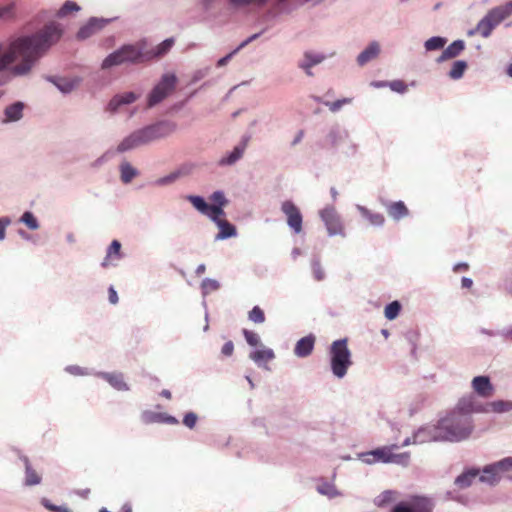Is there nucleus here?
Returning a JSON list of instances; mask_svg holds the SVG:
<instances>
[{
	"label": "nucleus",
	"instance_id": "f257e3e1",
	"mask_svg": "<svg viewBox=\"0 0 512 512\" xmlns=\"http://www.w3.org/2000/svg\"><path fill=\"white\" fill-rule=\"evenodd\" d=\"M62 35L61 25L50 22L34 33L12 39L6 45L0 43V72L10 71L14 76L28 75Z\"/></svg>",
	"mask_w": 512,
	"mask_h": 512
},
{
	"label": "nucleus",
	"instance_id": "f03ea898",
	"mask_svg": "<svg viewBox=\"0 0 512 512\" xmlns=\"http://www.w3.org/2000/svg\"><path fill=\"white\" fill-rule=\"evenodd\" d=\"M177 129V124L171 120H158L154 123L134 130L124 137L118 144L116 150L109 149L98 157L92 167L98 168L108 162L114 154L125 153L141 146H146L152 142L168 137Z\"/></svg>",
	"mask_w": 512,
	"mask_h": 512
},
{
	"label": "nucleus",
	"instance_id": "7ed1b4c3",
	"mask_svg": "<svg viewBox=\"0 0 512 512\" xmlns=\"http://www.w3.org/2000/svg\"><path fill=\"white\" fill-rule=\"evenodd\" d=\"M147 63L146 39L124 43L109 53L101 63L102 70L117 66H135Z\"/></svg>",
	"mask_w": 512,
	"mask_h": 512
},
{
	"label": "nucleus",
	"instance_id": "20e7f679",
	"mask_svg": "<svg viewBox=\"0 0 512 512\" xmlns=\"http://www.w3.org/2000/svg\"><path fill=\"white\" fill-rule=\"evenodd\" d=\"M438 423L444 442L450 443L467 440L475 427L472 416L452 410L440 417Z\"/></svg>",
	"mask_w": 512,
	"mask_h": 512
},
{
	"label": "nucleus",
	"instance_id": "39448f33",
	"mask_svg": "<svg viewBox=\"0 0 512 512\" xmlns=\"http://www.w3.org/2000/svg\"><path fill=\"white\" fill-rule=\"evenodd\" d=\"M347 342L346 338L338 339L333 341L329 347L330 369L338 379L344 378L353 364Z\"/></svg>",
	"mask_w": 512,
	"mask_h": 512
},
{
	"label": "nucleus",
	"instance_id": "423d86ee",
	"mask_svg": "<svg viewBox=\"0 0 512 512\" xmlns=\"http://www.w3.org/2000/svg\"><path fill=\"white\" fill-rule=\"evenodd\" d=\"M178 81L174 72L163 73L146 96V108H154L167 99L176 90Z\"/></svg>",
	"mask_w": 512,
	"mask_h": 512
},
{
	"label": "nucleus",
	"instance_id": "0eeeda50",
	"mask_svg": "<svg viewBox=\"0 0 512 512\" xmlns=\"http://www.w3.org/2000/svg\"><path fill=\"white\" fill-rule=\"evenodd\" d=\"M319 216L323 221L329 236H346L341 216L336 211L334 206H325L320 210Z\"/></svg>",
	"mask_w": 512,
	"mask_h": 512
},
{
	"label": "nucleus",
	"instance_id": "6e6552de",
	"mask_svg": "<svg viewBox=\"0 0 512 512\" xmlns=\"http://www.w3.org/2000/svg\"><path fill=\"white\" fill-rule=\"evenodd\" d=\"M335 55V51L324 53L315 50H305L302 54V57L297 61V67L303 71L307 77H313L314 72L312 71V68L323 63L326 59L334 57Z\"/></svg>",
	"mask_w": 512,
	"mask_h": 512
},
{
	"label": "nucleus",
	"instance_id": "1a4fd4ad",
	"mask_svg": "<svg viewBox=\"0 0 512 512\" xmlns=\"http://www.w3.org/2000/svg\"><path fill=\"white\" fill-rule=\"evenodd\" d=\"M428 442H444L438 421L435 424H425L413 432V444Z\"/></svg>",
	"mask_w": 512,
	"mask_h": 512
},
{
	"label": "nucleus",
	"instance_id": "9d476101",
	"mask_svg": "<svg viewBox=\"0 0 512 512\" xmlns=\"http://www.w3.org/2000/svg\"><path fill=\"white\" fill-rule=\"evenodd\" d=\"M281 211L286 216L287 225L295 233L302 231L303 216L300 209L291 200H285L281 203Z\"/></svg>",
	"mask_w": 512,
	"mask_h": 512
},
{
	"label": "nucleus",
	"instance_id": "9b49d317",
	"mask_svg": "<svg viewBox=\"0 0 512 512\" xmlns=\"http://www.w3.org/2000/svg\"><path fill=\"white\" fill-rule=\"evenodd\" d=\"M504 21L497 7L490 9L484 17L477 23L478 34L483 38H488L493 30Z\"/></svg>",
	"mask_w": 512,
	"mask_h": 512
},
{
	"label": "nucleus",
	"instance_id": "f8f14e48",
	"mask_svg": "<svg viewBox=\"0 0 512 512\" xmlns=\"http://www.w3.org/2000/svg\"><path fill=\"white\" fill-rule=\"evenodd\" d=\"M249 141H250V136L243 135L240 142L236 146H234V148L231 151L226 152L225 155H223L219 159L218 165L220 167H227V166L234 165L237 161H239L243 157Z\"/></svg>",
	"mask_w": 512,
	"mask_h": 512
},
{
	"label": "nucleus",
	"instance_id": "ddd939ff",
	"mask_svg": "<svg viewBox=\"0 0 512 512\" xmlns=\"http://www.w3.org/2000/svg\"><path fill=\"white\" fill-rule=\"evenodd\" d=\"M452 411L472 416L473 413H487L488 409L485 404L479 402L474 395L470 394L460 398Z\"/></svg>",
	"mask_w": 512,
	"mask_h": 512
},
{
	"label": "nucleus",
	"instance_id": "4468645a",
	"mask_svg": "<svg viewBox=\"0 0 512 512\" xmlns=\"http://www.w3.org/2000/svg\"><path fill=\"white\" fill-rule=\"evenodd\" d=\"M113 19L112 18H103V17H91L88 21L82 25L77 32L78 40H85L103 29L107 24H109Z\"/></svg>",
	"mask_w": 512,
	"mask_h": 512
},
{
	"label": "nucleus",
	"instance_id": "2eb2a0df",
	"mask_svg": "<svg viewBox=\"0 0 512 512\" xmlns=\"http://www.w3.org/2000/svg\"><path fill=\"white\" fill-rule=\"evenodd\" d=\"M44 79L53 84L64 95L70 94L82 82V78L79 76L66 78L58 75H46L44 76Z\"/></svg>",
	"mask_w": 512,
	"mask_h": 512
},
{
	"label": "nucleus",
	"instance_id": "dca6fc26",
	"mask_svg": "<svg viewBox=\"0 0 512 512\" xmlns=\"http://www.w3.org/2000/svg\"><path fill=\"white\" fill-rule=\"evenodd\" d=\"M96 377L106 381L114 390L118 392H128L131 386L127 383L125 375L121 371H98Z\"/></svg>",
	"mask_w": 512,
	"mask_h": 512
},
{
	"label": "nucleus",
	"instance_id": "f3484780",
	"mask_svg": "<svg viewBox=\"0 0 512 512\" xmlns=\"http://www.w3.org/2000/svg\"><path fill=\"white\" fill-rule=\"evenodd\" d=\"M378 202L386 209L388 216L394 221H399L409 215V209L401 200L392 202L384 197H379Z\"/></svg>",
	"mask_w": 512,
	"mask_h": 512
},
{
	"label": "nucleus",
	"instance_id": "a211bd4d",
	"mask_svg": "<svg viewBox=\"0 0 512 512\" xmlns=\"http://www.w3.org/2000/svg\"><path fill=\"white\" fill-rule=\"evenodd\" d=\"M26 104L22 101H14L7 105L3 110L2 124H10L20 121L24 116Z\"/></svg>",
	"mask_w": 512,
	"mask_h": 512
},
{
	"label": "nucleus",
	"instance_id": "6ab92c4d",
	"mask_svg": "<svg viewBox=\"0 0 512 512\" xmlns=\"http://www.w3.org/2000/svg\"><path fill=\"white\" fill-rule=\"evenodd\" d=\"M466 43L462 39H457L451 42L447 47H444L442 53L436 58L437 64L444 63L450 59H455L465 50Z\"/></svg>",
	"mask_w": 512,
	"mask_h": 512
},
{
	"label": "nucleus",
	"instance_id": "aec40b11",
	"mask_svg": "<svg viewBox=\"0 0 512 512\" xmlns=\"http://www.w3.org/2000/svg\"><path fill=\"white\" fill-rule=\"evenodd\" d=\"M121 242L119 240H113L106 249V255L101 262L102 268H108L109 266H116L117 262L124 258L121 251Z\"/></svg>",
	"mask_w": 512,
	"mask_h": 512
},
{
	"label": "nucleus",
	"instance_id": "412c9836",
	"mask_svg": "<svg viewBox=\"0 0 512 512\" xmlns=\"http://www.w3.org/2000/svg\"><path fill=\"white\" fill-rule=\"evenodd\" d=\"M471 386L474 392L483 398L491 397L494 393V386L489 376L479 375L472 379Z\"/></svg>",
	"mask_w": 512,
	"mask_h": 512
},
{
	"label": "nucleus",
	"instance_id": "4be33fe9",
	"mask_svg": "<svg viewBox=\"0 0 512 512\" xmlns=\"http://www.w3.org/2000/svg\"><path fill=\"white\" fill-rule=\"evenodd\" d=\"M138 98L139 95L131 91L123 94H116L108 102L106 110L114 114L119 110L120 107L124 105H130L134 103Z\"/></svg>",
	"mask_w": 512,
	"mask_h": 512
},
{
	"label": "nucleus",
	"instance_id": "5701e85b",
	"mask_svg": "<svg viewBox=\"0 0 512 512\" xmlns=\"http://www.w3.org/2000/svg\"><path fill=\"white\" fill-rule=\"evenodd\" d=\"M175 39L173 37L166 38L161 43L156 45L154 48H148V42L146 41V54L147 62L159 59L165 56L174 46Z\"/></svg>",
	"mask_w": 512,
	"mask_h": 512
},
{
	"label": "nucleus",
	"instance_id": "b1692460",
	"mask_svg": "<svg viewBox=\"0 0 512 512\" xmlns=\"http://www.w3.org/2000/svg\"><path fill=\"white\" fill-rule=\"evenodd\" d=\"M315 341L316 337L312 333L300 338L295 344L294 354L299 358L308 357L314 350Z\"/></svg>",
	"mask_w": 512,
	"mask_h": 512
},
{
	"label": "nucleus",
	"instance_id": "393cba45",
	"mask_svg": "<svg viewBox=\"0 0 512 512\" xmlns=\"http://www.w3.org/2000/svg\"><path fill=\"white\" fill-rule=\"evenodd\" d=\"M481 470L478 467H467L454 480V485L459 489L469 488L475 479L480 476Z\"/></svg>",
	"mask_w": 512,
	"mask_h": 512
},
{
	"label": "nucleus",
	"instance_id": "a878e982",
	"mask_svg": "<svg viewBox=\"0 0 512 512\" xmlns=\"http://www.w3.org/2000/svg\"><path fill=\"white\" fill-rule=\"evenodd\" d=\"M249 359L258 367L266 368V363L275 359V353L273 349L261 345L259 349L253 350L249 353Z\"/></svg>",
	"mask_w": 512,
	"mask_h": 512
},
{
	"label": "nucleus",
	"instance_id": "bb28decb",
	"mask_svg": "<svg viewBox=\"0 0 512 512\" xmlns=\"http://www.w3.org/2000/svg\"><path fill=\"white\" fill-rule=\"evenodd\" d=\"M412 509L415 512H433L434 502L431 498L423 495H413L408 498Z\"/></svg>",
	"mask_w": 512,
	"mask_h": 512
},
{
	"label": "nucleus",
	"instance_id": "cd10ccee",
	"mask_svg": "<svg viewBox=\"0 0 512 512\" xmlns=\"http://www.w3.org/2000/svg\"><path fill=\"white\" fill-rule=\"evenodd\" d=\"M380 53V45L377 41L370 42L367 47L357 56V64L364 66L371 60L375 59Z\"/></svg>",
	"mask_w": 512,
	"mask_h": 512
},
{
	"label": "nucleus",
	"instance_id": "c85d7f7f",
	"mask_svg": "<svg viewBox=\"0 0 512 512\" xmlns=\"http://www.w3.org/2000/svg\"><path fill=\"white\" fill-rule=\"evenodd\" d=\"M481 470L479 481L481 483L487 484L491 487L496 486L500 480L501 476H499L498 472L496 471L493 463L485 465Z\"/></svg>",
	"mask_w": 512,
	"mask_h": 512
},
{
	"label": "nucleus",
	"instance_id": "c756f323",
	"mask_svg": "<svg viewBox=\"0 0 512 512\" xmlns=\"http://www.w3.org/2000/svg\"><path fill=\"white\" fill-rule=\"evenodd\" d=\"M189 172V168L186 165H182L168 175L158 178L154 184L160 187L171 185L181 177L188 175Z\"/></svg>",
	"mask_w": 512,
	"mask_h": 512
},
{
	"label": "nucleus",
	"instance_id": "7c9ffc66",
	"mask_svg": "<svg viewBox=\"0 0 512 512\" xmlns=\"http://www.w3.org/2000/svg\"><path fill=\"white\" fill-rule=\"evenodd\" d=\"M356 209L360 215L367 220L372 226L382 227L385 223V218L381 213L373 212L367 207L357 204Z\"/></svg>",
	"mask_w": 512,
	"mask_h": 512
},
{
	"label": "nucleus",
	"instance_id": "2f4dec72",
	"mask_svg": "<svg viewBox=\"0 0 512 512\" xmlns=\"http://www.w3.org/2000/svg\"><path fill=\"white\" fill-rule=\"evenodd\" d=\"M119 173L121 182L127 185L130 184L134 178L139 176L140 171L127 160H123L119 164Z\"/></svg>",
	"mask_w": 512,
	"mask_h": 512
},
{
	"label": "nucleus",
	"instance_id": "473e14b6",
	"mask_svg": "<svg viewBox=\"0 0 512 512\" xmlns=\"http://www.w3.org/2000/svg\"><path fill=\"white\" fill-rule=\"evenodd\" d=\"M215 225L219 229V232L215 235V241H222L237 236L236 226L228 220L224 219Z\"/></svg>",
	"mask_w": 512,
	"mask_h": 512
},
{
	"label": "nucleus",
	"instance_id": "72a5a7b5",
	"mask_svg": "<svg viewBox=\"0 0 512 512\" xmlns=\"http://www.w3.org/2000/svg\"><path fill=\"white\" fill-rule=\"evenodd\" d=\"M348 131L341 128L339 125L331 127L327 134V140L333 148H338L339 145L348 138Z\"/></svg>",
	"mask_w": 512,
	"mask_h": 512
},
{
	"label": "nucleus",
	"instance_id": "f704fd0d",
	"mask_svg": "<svg viewBox=\"0 0 512 512\" xmlns=\"http://www.w3.org/2000/svg\"><path fill=\"white\" fill-rule=\"evenodd\" d=\"M399 448L400 446L397 444L381 446L370 450V455L374 457L376 463L389 464L390 450H397Z\"/></svg>",
	"mask_w": 512,
	"mask_h": 512
},
{
	"label": "nucleus",
	"instance_id": "c9c22d12",
	"mask_svg": "<svg viewBox=\"0 0 512 512\" xmlns=\"http://www.w3.org/2000/svg\"><path fill=\"white\" fill-rule=\"evenodd\" d=\"M447 42L448 39L444 36H432L424 41L423 47L427 53L439 50L443 51Z\"/></svg>",
	"mask_w": 512,
	"mask_h": 512
},
{
	"label": "nucleus",
	"instance_id": "e433bc0d",
	"mask_svg": "<svg viewBox=\"0 0 512 512\" xmlns=\"http://www.w3.org/2000/svg\"><path fill=\"white\" fill-rule=\"evenodd\" d=\"M25 464V480L24 485L26 486H34L41 483V476L32 468L30 465L29 459L27 457H23Z\"/></svg>",
	"mask_w": 512,
	"mask_h": 512
},
{
	"label": "nucleus",
	"instance_id": "4c0bfd02",
	"mask_svg": "<svg viewBox=\"0 0 512 512\" xmlns=\"http://www.w3.org/2000/svg\"><path fill=\"white\" fill-rule=\"evenodd\" d=\"M467 69H468L467 61L455 60L452 63L451 69L447 73V76L452 80H459L464 76Z\"/></svg>",
	"mask_w": 512,
	"mask_h": 512
},
{
	"label": "nucleus",
	"instance_id": "58836bf2",
	"mask_svg": "<svg viewBox=\"0 0 512 512\" xmlns=\"http://www.w3.org/2000/svg\"><path fill=\"white\" fill-rule=\"evenodd\" d=\"M487 406L488 412L492 411L494 413H505L512 410V401L510 400H495L488 404Z\"/></svg>",
	"mask_w": 512,
	"mask_h": 512
},
{
	"label": "nucleus",
	"instance_id": "ea45409f",
	"mask_svg": "<svg viewBox=\"0 0 512 512\" xmlns=\"http://www.w3.org/2000/svg\"><path fill=\"white\" fill-rule=\"evenodd\" d=\"M397 492L394 490H385L376 496L373 500L375 506L383 508L396 499Z\"/></svg>",
	"mask_w": 512,
	"mask_h": 512
},
{
	"label": "nucleus",
	"instance_id": "a19ab883",
	"mask_svg": "<svg viewBox=\"0 0 512 512\" xmlns=\"http://www.w3.org/2000/svg\"><path fill=\"white\" fill-rule=\"evenodd\" d=\"M186 200L201 214L205 215L209 207V203L203 196L200 195H187Z\"/></svg>",
	"mask_w": 512,
	"mask_h": 512
},
{
	"label": "nucleus",
	"instance_id": "79ce46f5",
	"mask_svg": "<svg viewBox=\"0 0 512 512\" xmlns=\"http://www.w3.org/2000/svg\"><path fill=\"white\" fill-rule=\"evenodd\" d=\"M64 371L73 376H95L98 371L93 368L81 367L79 365H68Z\"/></svg>",
	"mask_w": 512,
	"mask_h": 512
},
{
	"label": "nucleus",
	"instance_id": "37998d69",
	"mask_svg": "<svg viewBox=\"0 0 512 512\" xmlns=\"http://www.w3.org/2000/svg\"><path fill=\"white\" fill-rule=\"evenodd\" d=\"M268 0H227V3L231 9H243L250 5H255L258 7L264 6Z\"/></svg>",
	"mask_w": 512,
	"mask_h": 512
},
{
	"label": "nucleus",
	"instance_id": "c03bdc74",
	"mask_svg": "<svg viewBox=\"0 0 512 512\" xmlns=\"http://www.w3.org/2000/svg\"><path fill=\"white\" fill-rule=\"evenodd\" d=\"M16 16L15 2H9L0 6V22H7L14 19Z\"/></svg>",
	"mask_w": 512,
	"mask_h": 512
},
{
	"label": "nucleus",
	"instance_id": "a18cd8bd",
	"mask_svg": "<svg viewBox=\"0 0 512 512\" xmlns=\"http://www.w3.org/2000/svg\"><path fill=\"white\" fill-rule=\"evenodd\" d=\"M163 412H155L151 410H144L141 415L142 423L148 425L153 423H163Z\"/></svg>",
	"mask_w": 512,
	"mask_h": 512
},
{
	"label": "nucleus",
	"instance_id": "49530a36",
	"mask_svg": "<svg viewBox=\"0 0 512 512\" xmlns=\"http://www.w3.org/2000/svg\"><path fill=\"white\" fill-rule=\"evenodd\" d=\"M401 309L402 306L399 301H392L385 306L384 315L388 320H394L400 314Z\"/></svg>",
	"mask_w": 512,
	"mask_h": 512
},
{
	"label": "nucleus",
	"instance_id": "de8ad7c7",
	"mask_svg": "<svg viewBox=\"0 0 512 512\" xmlns=\"http://www.w3.org/2000/svg\"><path fill=\"white\" fill-rule=\"evenodd\" d=\"M80 10L81 7L76 2L67 0L62 4L61 8L58 10L57 16L63 18L73 12H78Z\"/></svg>",
	"mask_w": 512,
	"mask_h": 512
},
{
	"label": "nucleus",
	"instance_id": "09e8293b",
	"mask_svg": "<svg viewBox=\"0 0 512 512\" xmlns=\"http://www.w3.org/2000/svg\"><path fill=\"white\" fill-rule=\"evenodd\" d=\"M394 450H390L389 454V464H397L401 465L403 467H407L410 462V453L409 452H403L400 454L393 453Z\"/></svg>",
	"mask_w": 512,
	"mask_h": 512
},
{
	"label": "nucleus",
	"instance_id": "8fccbe9b",
	"mask_svg": "<svg viewBox=\"0 0 512 512\" xmlns=\"http://www.w3.org/2000/svg\"><path fill=\"white\" fill-rule=\"evenodd\" d=\"M19 221L31 230H37L40 227L38 219L31 211H25Z\"/></svg>",
	"mask_w": 512,
	"mask_h": 512
},
{
	"label": "nucleus",
	"instance_id": "3c124183",
	"mask_svg": "<svg viewBox=\"0 0 512 512\" xmlns=\"http://www.w3.org/2000/svg\"><path fill=\"white\" fill-rule=\"evenodd\" d=\"M224 208L225 207L209 205L205 216H207L214 224H217L218 222L222 221V217L225 216Z\"/></svg>",
	"mask_w": 512,
	"mask_h": 512
},
{
	"label": "nucleus",
	"instance_id": "603ef678",
	"mask_svg": "<svg viewBox=\"0 0 512 512\" xmlns=\"http://www.w3.org/2000/svg\"><path fill=\"white\" fill-rule=\"evenodd\" d=\"M220 288V283L211 278H205L202 280L201 283V292L202 296L206 297L208 294H210L213 291H217Z\"/></svg>",
	"mask_w": 512,
	"mask_h": 512
},
{
	"label": "nucleus",
	"instance_id": "864d4df0",
	"mask_svg": "<svg viewBox=\"0 0 512 512\" xmlns=\"http://www.w3.org/2000/svg\"><path fill=\"white\" fill-rule=\"evenodd\" d=\"M493 465L498 472L499 476L501 474L512 471V456H508L505 458H502L496 462H493Z\"/></svg>",
	"mask_w": 512,
	"mask_h": 512
},
{
	"label": "nucleus",
	"instance_id": "5fc2aeb1",
	"mask_svg": "<svg viewBox=\"0 0 512 512\" xmlns=\"http://www.w3.org/2000/svg\"><path fill=\"white\" fill-rule=\"evenodd\" d=\"M211 204L210 206L226 207L229 200L226 198L225 193L222 190L214 191L209 197Z\"/></svg>",
	"mask_w": 512,
	"mask_h": 512
},
{
	"label": "nucleus",
	"instance_id": "6e6d98bb",
	"mask_svg": "<svg viewBox=\"0 0 512 512\" xmlns=\"http://www.w3.org/2000/svg\"><path fill=\"white\" fill-rule=\"evenodd\" d=\"M311 268L316 281H322L325 278V272L321 266L319 257L315 256L311 260Z\"/></svg>",
	"mask_w": 512,
	"mask_h": 512
},
{
	"label": "nucleus",
	"instance_id": "4d7b16f0",
	"mask_svg": "<svg viewBox=\"0 0 512 512\" xmlns=\"http://www.w3.org/2000/svg\"><path fill=\"white\" fill-rule=\"evenodd\" d=\"M317 491L322 495L328 496L329 498H334L340 494L335 486L328 482H323L322 484L318 485Z\"/></svg>",
	"mask_w": 512,
	"mask_h": 512
},
{
	"label": "nucleus",
	"instance_id": "13d9d810",
	"mask_svg": "<svg viewBox=\"0 0 512 512\" xmlns=\"http://www.w3.org/2000/svg\"><path fill=\"white\" fill-rule=\"evenodd\" d=\"M242 333H243V336L249 346H252V347L259 346L260 347L261 345H263L261 343L260 336L257 333H255L254 331H251L248 329H243Z\"/></svg>",
	"mask_w": 512,
	"mask_h": 512
},
{
	"label": "nucleus",
	"instance_id": "bf43d9fd",
	"mask_svg": "<svg viewBox=\"0 0 512 512\" xmlns=\"http://www.w3.org/2000/svg\"><path fill=\"white\" fill-rule=\"evenodd\" d=\"M248 319L256 324L265 322L264 311L259 306H254L248 313Z\"/></svg>",
	"mask_w": 512,
	"mask_h": 512
},
{
	"label": "nucleus",
	"instance_id": "052dcab7",
	"mask_svg": "<svg viewBox=\"0 0 512 512\" xmlns=\"http://www.w3.org/2000/svg\"><path fill=\"white\" fill-rule=\"evenodd\" d=\"M41 504L50 512H72V510L67 506L55 505L47 498H42Z\"/></svg>",
	"mask_w": 512,
	"mask_h": 512
},
{
	"label": "nucleus",
	"instance_id": "680f3d73",
	"mask_svg": "<svg viewBox=\"0 0 512 512\" xmlns=\"http://www.w3.org/2000/svg\"><path fill=\"white\" fill-rule=\"evenodd\" d=\"M351 100L349 98H343V99H338L334 102H329V101H326L324 102V105L329 107V110L331 112H338L342 106L346 103H349Z\"/></svg>",
	"mask_w": 512,
	"mask_h": 512
},
{
	"label": "nucleus",
	"instance_id": "e2e57ef3",
	"mask_svg": "<svg viewBox=\"0 0 512 512\" xmlns=\"http://www.w3.org/2000/svg\"><path fill=\"white\" fill-rule=\"evenodd\" d=\"M390 512H415L411 505L409 500H404L396 503L390 510Z\"/></svg>",
	"mask_w": 512,
	"mask_h": 512
},
{
	"label": "nucleus",
	"instance_id": "0e129e2a",
	"mask_svg": "<svg viewBox=\"0 0 512 512\" xmlns=\"http://www.w3.org/2000/svg\"><path fill=\"white\" fill-rule=\"evenodd\" d=\"M389 88L397 93L404 94L407 91V84L402 80L389 81Z\"/></svg>",
	"mask_w": 512,
	"mask_h": 512
},
{
	"label": "nucleus",
	"instance_id": "69168bd1",
	"mask_svg": "<svg viewBox=\"0 0 512 512\" xmlns=\"http://www.w3.org/2000/svg\"><path fill=\"white\" fill-rule=\"evenodd\" d=\"M198 416L194 412H187L183 417V424L189 429H193L197 423Z\"/></svg>",
	"mask_w": 512,
	"mask_h": 512
},
{
	"label": "nucleus",
	"instance_id": "338daca9",
	"mask_svg": "<svg viewBox=\"0 0 512 512\" xmlns=\"http://www.w3.org/2000/svg\"><path fill=\"white\" fill-rule=\"evenodd\" d=\"M265 29L261 30L260 32L254 33L250 35L248 38L243 40L236 48L237 52L239 53L242 49H244L247 45L252 43L253 41L257 40L263 33Z\"/></svg>",
	"mask_w": 512,
	"mask_h": 512
},
{
	"label": "nucleus",
	"instance_id": "774afa93",
	"mask_svg": "<svg viewBox=\"0 0 512 512\" xmlns=\"http://www.w3.org/2000/svg\"><path fill=\"white\" fill-rule=\"evenodd\" d=\"M496 7L499 10L500 14L503 16L504 20L512 15V0L507 1L503 5H499Z\"/></svg>",
	"mask_w": 512,
	"mask_h": 512
}]
</instances>
